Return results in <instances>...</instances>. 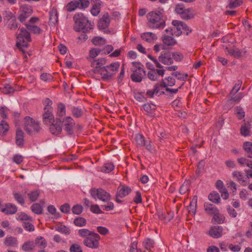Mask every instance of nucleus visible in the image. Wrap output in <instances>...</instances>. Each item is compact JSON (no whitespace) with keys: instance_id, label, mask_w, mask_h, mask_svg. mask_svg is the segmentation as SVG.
Returning a JSON list of instances; mask_svg holds the SVG:
<instances>
[{"instance_id":"nucleus-1","label":"nucleus","mask_w":252,"mask_h":252,"mask_svg":"<svg viewBox=\"0 0 252 252\" xmlns=\"http://www.w3.org/2000/svg\"><path fill=\"white\" fill-rule=\"evenodd\" d=\"M147 26L153 29H163L165 27L166 17L163 10H155L149 12L147 15Z\"/></svg>"},{"instance_id":"nucleus-2","label":"nucleus","mask_w":252,"mask_h":252,"mask_svg":"<svg viewBox=\"0 0 252 252\" xmlns=\"http://www.w3.org/2000/svg\"><path fill=\"white\" fill-rule=\"evenodd\" d=\"M74 21V29L77 32H87L93 29L94 25L89 21L88 18L82 13L75 14L73 16Z\"/></svg>"},{"instance_id":"nucleus-3","label":"nucleus","mask_w":252,"mask_h":252,"mask_svg":"<svg viewBox=\"0 0 252 252\" xmlns=\"http://www.w3.org/2000/svg\"><path fill=\"white\" fill-rule=\"evenodd\" d=\"M119 67V62H114L109 65H105L100 75L101 79L103 81H109L112 79L113 76L118 71Z\"/></svg>"},{"instance_id":"nucleus-4","label":"nucleus","mask_w":252,"mask_h":252,"mask_svg":"<svg viewBox=\"0 0 252 252\" xmlns=\"http://www.w3.org/2000/svg\"><path fill=\"white\" fill-rule=\"evenodd\" d=\"M25 130L30 135H33L38 133L40 127L38 122L30 117H26L24 119Z\"/></svg>"},{"instance_id":"nucleus-5","label":"nucleus","mask_w":252,"mask_h":252,"mask_svg":"<svg viewBox=\"0 0 252 252\" xmlns=\"http://www.w3.org/2000/svg\"><path fill=\"white\" fill-rule=\"evenodd\" d=\"M175 11L180 17L185 20H189L194 18L195 12L192 8L186 9L183 4H178L176 5Z\"/></svg>"},{"instance_id":"nucleus-6","label":"nucleus","mask_w":252,"mask_h":252,"mask_svg":"<svg viewBox=\"0 0 252 252\" xmlns=\"http://www.w3.org/2000/svg\"><path fill=\"white\" fill-rule=\"evenodd\" d=\"M90 192L92 197L95 199L98 198L103 202H108L111 199L110 193L101 188H92Z\"/></svg>"},{"instance_id":"nucleus-7","label":"nucleus","mask_w":252,"mask_h":252,"mask_svg":"<svg viewBox=\"0 0 252 252\" xmlns=\"http://www.w3.org/2000/svg\"><path fill=\"white\" fill-rule=\"evenodd\" d=\"M100 236L96 233H93L89 237H87L83 241V244L86 247L96 249L99 247Z\"/></svg>"},{"instance_id":"nucleus-8","label":"nucleus","mask_w":252,"mask_h":252,"mask_svg":"<svg viewBox=\"0 0 252 252\" xmlns=\"http://www.w3.org/2000/svg\"><path fill=\"white\" fill-rule=\"evenodd\" d=\"M90 61L93 67V72L94 74L100 75L106 64V60L105 58H100L97 60H90Z\"/></svg>"},{"instance_id":"nucleus-9","label":"nucleus","mask_w":252,"mask_h":252,"mask_svg":"<svg viewBox=\"0 0 252 252\" xmlns=\"http://www.w3.org/2000/svg\"><path fill=\"white\" fill-rule=\"evenodd\" d=\"M20 32L17 36V39L19 42H17L16 45L18 48H20L22 47H27L28 43L31 40V35L29 32L24 28L20 29Z\"/></svg>"},{"instance_id":"nucleus-10","label":"nucleus","mask_w":252,"mask_h":252,"mask_svg":"<svg viewBox=\"0 0 252 252\" xmlns=\"http://www.w3.org/2000/svg\"><path fill=\"white\" fill-rule=\"evenodd\" d=\"M20 10L21 13L18 19L21 22L23 23L32 14V9L31 6L27 4H24L20 7Z\"/></svg>"},{"instance_id":"nucleus-11","label":"nucleus","mask_w":252,"mask_h":252,"mask_svg":"<svg viewBox=\"0 0 252 252\" xmlns=\"http://www.w3.org/2000/svg\"><path fill=\"white\" fill-rule=\"evenodd\" d=\"M135 141L136 143L140 146H145L148 151L152 152L153 150V145L152 142L150 140H145L144 136L140 134H137L135 136Z\"/></svg>"},{"instance_id":"nucleus-12","label":"nucleus","mask_w":252,"mask_h":252,"mask_svg":"<svg viewBox=\"0 0 252 252\" xmlns=\"http://www.w3.org/2000/svg\"><path fill=\"white\" fill-rule=\"evenodd\" d=\"M62 123L64 130L68 134H71L73 133L75 126V122L73 119L71 117H66L63 119Z\"/></svg>"},{"instance_id":"nucleus-13","label":"nucleus","mask_w":252,"mask_h":252,"mask_svg":"<svg viewBox=\"0 0 252 252\" xmlns=\"http://www.w3.org/2000/svg\"><path fill=\"white\" fill-rule=\"evenodd\" d=\"M159 62L165 64L170 65L173 63V60L172 58V53L168 51H163L158 57Z\"/></svg>"},{"instance_id":"nucleus-14","label":"nucleus","mask_w":252,"mask_h":252,"mask_svg":"<svg viewBox=\"0 0 252 252\" xmlns=\"http://www.w3.org/2000/svg\"><path fill=\"white\" fill-rule=\"evenodd\" d=\"M223 228L221 226H212L209 231V234L214 238H218L222 235Z\"/></svg>"},{"instance_id":"nucleus-15","label":"nucleus","mask_w":252,"mask_h":252,"mask_svg":"<svg viewBox=\"0 0 252 252\" xmlns=\"http://www.w3.org/2000/svg\"><path fill=\"white\" fill-rule=\"evenodd\" d=\"M43 114V122L46 125H48L54 122V117L52 114L53 110L50 108L48 109L44 110Z\"/></svg>"},{"instance_id":"nucleus-16","label":"nucleus","mask_w":252,"mask_h":252,"mask_svg":"<svg viewBox=\"0 0 252 252\" xmlns=\"http://www.w3.org/2000/svg\"><path fill=\"white\" fill-rule=\"evenodd\" d=\"M61 121H58L56 120L54 121V123H52L50 126V131L52 134L56 135H58L60 134L62 131V128L61 125Z\"/></svg>"},{"instance_id":"nucleus-17","label":"nucleus","mask_w":252,"mask_h":252,"mask_svg":"<svg viewBox=\"0 0 252 252\" xmlns=\"http://www.w3.org/2000/svg\"><path fill=\"white\" fill-rule=\"evenodd\" d=\"M58 22V12L56 8L53 7L49 12V25L55 26Z\"/></svg>"},{"instance_id":"nucleus-18","label":"nucleus","mask_w":252,"mask_h":252,"mask_svg":"<svg viewBox=\"0 0 252 252\" xmlns=\"http://www.w3.org/2000/svg\"><path fill=\"white\" fill-rule=\"evenodd\" d=\"M1 211L6 214H14L17 211V207L14 204L7 203L5 204L4 208H1Z\"/></svg>"},{"instance_id":"nucleus-19","label":"nucleus","mask_w":252,"mask_h":252,"mask_svg":"<svg viewBox=\"0 0 252 252\" xmlns=\"http://www.w3.org/2000/svg\"><path fill=\"white\" fill-rule=\"evenodd\" d=\"M81 7V2L80 0H75L70 1L66 5V8L68 11L71 12L75 10L77 8L83 9Z\"/></svg>"},{"instance_id":"nucleus-20","label":"nucleus","mask_w":252,"mask_h":252,"mask_svg":"<svg viewBox=\"0 0 252 252\" xmlns=\"http://www.w3.org/2000/svg\"><path fill=\"white\" fill-rule=\"evenodd\" d=\"M110 22V19L108 14H105L99 20L98 22V27L102 29H105L108 27Z\"/></svg>"},{"instance_id":"nucleus-21","label":"nucleus","mask_w":252,"mask_h":252,"mask_svg":"<svg viewBox=\"0 0 252 252\" xmlns=\"http://www.w3.org/2000/svg\"><path fill=\"white\" fill-rule=\"evenodd\" d=\"M174 27L172 28H168L166 29L165 31L171 35H175L176 36H180L182 33L181 27H178L175 23H172Z\"/></svg>"},{"instance_id":"nucleus-22","label":"nucleus","mask_w":252,"mask_h":252,"mask_svg":"<svg viewBox=\"0 0 252 252\" xmlns=\"http://www.w3.org/2000/svg\"><path fill=\"white\" fill-rule=\"evenodd\" d=\"M204 207L206 212L210 215H213L219 211L215 206L210 203H205L204 204Z\"/></svg>"},{"instance_id":"nucleus-23","label":"nucleus","mask_w":252,"mask_h":252,"mask_svg":"<svg viewBox=\"0 0 252 252\" xmlns=\"http://www.w3.org/2000/svg\"><path fill=\"white\" fill-rule=\"evenodd\" d=\"M133 73L131 74V80L135 82H140L142 80L143 71H138L136 69H132Z\"/></svg>"},{"instance_id":"nucleus-24","label":"nucleus","mask_w":252,"mask_h":252,"mask_svg":"<svg viewBox=\"0 0 252 252\" xmlns=\"http://www.w3.org/2000/svg\"><path fill=\"white\" fill-rule=\"evenodd\" d=\"M228 54L236 58H240L242 56L241 51L236 47L225 48Z\"/></svg>"},{"instance_id":"nucleus-25","label":"nucleus","mask_w":252,"mask_h":252,"mask_svg":"<svg viewBox=\"0 0 252 252\" xmlns=\"http://www.w3.org/2000/svg\"><path fill=\"white\" fill-rule=\"evenodd\" d=\"M243 147L247 158L252 159V143L245 142L243 143Z\"/></svg>"},{"instance_id":"nucleus-26","label":"nucleus","mask_w":252,"mask_h":252,"mask_svg":"<svg viewBox=\"0 0 252 252\" xmlns=\"http://www.w3.org/2000/svg\"><path fill=\"white\" fill-rule=\"evenodd\" d=\"M16 143L19 146H22L24 144V132L20 129H17L16 130Z\"/></svg>"},{"instance_id":"nucleus-27","label":"nucleus","mask_w":252,"mask_h":252,"mask_svg":"<svg viewBox=\"0 0 252 252\" xmlns=\"http://www.w3.org/2000/svg\"><path fill=\"white\" fill-rule=\"evenodd\" d=\"M155 94H158V95L164 94V92H160V89H159L158 83H157L155 85L154 88L153 90H148L146 93V95L150 97H153Z\"/></svg>"},{"instance_id":"nucleus-28","label":"nucleus","mask_w":252,"mask_h":252,"mask_svg":"<svg viewBox=\"0 0 252 252\" xmlns=\"http://www.w3.org/2000/svg\"><path fill=\"white\" fill-rule=\"evenodd\" d=\"M162 42L167 46H174L177 43L176 40L171 35H163Z\"/></svg>"},{"instance_id":"nucleus-29","label":"nucleus","mask_w":252,"mask_h":252,"mask_svg":"<svg viewBox=\"0 0 252 252\" xmlns=\"http://www.w3.org/2000/svg\"><path fill=\"white\" fill-rule=\"evenodd\" d=\"M141 37L143 40L148 42H152L157 39L156 34L151 32L144 33Z\"/></svg>"},{"instance_id":"nucleus-30","label":"nucleus","mask_w":252,"mask_h":252,"mask_svg":"<svg viewBox=\"0 0 252 252\" xmlns=\"http://www.w3.org/2000/svg\"><path fill=\"white\" fill-rule=\"evenodd\" d=\"M237 162L241 166L246 165L247 167L252 169V159L241 157L237 159Z\"/></svg>"},{"instance_id":"nucleus-31","label":"nucleus","mask_w":252,"mask_h":252,"mask_svg":"<svg viewBox=\"0 0 252 252\" xmlns=\"http://www.w3.org/2000/svg\"><path fill=\"white\" fill-rule=\"evenodd\" d=\"M131 191V190L129 187H123L121 188H118L117 194H118V196H120V198H123L128 195Z\"/></svg>"},{"instance_id":"nucleus-32","label":"nucleus","mask_w":252,"mask_h":252,"mask_svg":"<svg viewBox=\"0 0 252 252\" xmlns=\"http://www.w3.org/2000/svg\"><path fill=\"white\" fill-rule=\"evenodd\" d=\"M233 178L236 179L237 181L240 183L243 186H246L247 183L243 179V173L240 171H235L232 173Z\"/></svg>"},{"instance_id":"nucleus-33","label":"nucleus","mask_w":252,"mask_h":252,"mask_svg":"<svg viewBox=\"0 0 252 252\" xmlns=\"http://www.w3.org/2000/svg\"><path fill=\"white\" fill-rule=\"evenodd\" d=\"M173 23L176 24L178 27H181L182 32H185L187 35L191 32L189 28L183 22L178 20H173Z\"/></svg>"},{"instance_id":"nucleus-34","label":"nucleus","mask_w":252,"mask_h":252,"mask_svg":"<svg viewBox=\"0 0 252 252\" xmlns=\"http://www.w3.org/2000/svg\"><path fill=\"white\" fill-rule=\"evenodd\" d=\"M4 244L6 246L15 247L17 245V240L16 238L12 236L6 237L4 240Z\"/></svg>"},{"instance_id":"nucleus-35","label":"nucleus","mask_w":252,"mask_h":252,"mask_svg":"<svg viewBox=\"0 0 252 252\" xmlns=\"http://www.w3.org/2000/svg\"><path fill=\"white\" fill-rule=\"evenodd\" d=\"M224 217L222 215L220 214L219 213V211H217V213H216L213 215L212 221L218 224H220L224 222Z\"/></svg>"},{"instance_id":"nucleus-36","label":"nucleus","mask_w":252,"mask_h":252,"mask_svg":"<svg viewBox=\"0 0 252 252\" xmlns=\"http://www.w3.org/2000/svg\"><path fill=\"white\" fill-rule=\"evenodd\" d=\"M65 106L63 103H59L58 104L57 115L60 117H62L65 115Z\"/></svg>"},{"instance_id":"nucleus-37","label":"nucleus","mask_w":252,"mask_h":252,"mask_svg":"<svg viewBox=\"0 0 252 252\" xmlns=\"http://www.w3.org/2000/svg\"><path fill=\"white\" fill-rule=\"evenodd\" d=\"M35 248V244L33 241H28L24 243L22 246V249L24 251H30Z\"/></svg>"},{"instance_id":"nucleus-38","label":"nucleus","mask_w":252,"mask_h":252,"mask_svg":"<svg viewBox=\"0 0 252 252\" xmlns=\"http://www.w3.org/2000/svg\"><path fill=\"white\" fill-rule=\"evenodd\" d=\"M208 198L211 201L217 204L219 203L220 200L219 194L216 192L210 193L208 196Z\"/></svg>"},{"instance_id":"nucleus-39","label":"nucleus","mask_w":252,"mask_h":252,"mask_svg":"<svg viewBox=\"0 0 252 252\" xmlns=\"http://www.w3.org/2000/svg\"><path fill=\"white\" fill-rule=\"evenodd\" d=\"M143 109L149 114H152L156 110V105L152 103H146L143 106Z\"/></svg>"},{"instance_id":"nucleus-40","label":"nucleus","mask_w":252,"mask_h":252,"mask_svg":"<svg viewBox=\"0 0 252 252\" xmlns=\"http://www.w3.org/2000/svg\"><path fill=\"white\" fill-rule=\"evenodd\" d=\"M34 244L37 245L40 249H44L47 246V242L42 237L36 238Z\"/></svg>"},{"instance_id":"nucleus-41","label":"nucleus","mask_w":252,"mask_h":252,"mask_svg":"<svg viewBox=\"0 0 252 252\" xmlns=\"http://www.w3.org/2000/svg\"><path fill=\"white\" fill-rule=\"evenodd\" d=\"M25 25L29 31L32 32L34 33L39 34L42 31L41 29L37 26L29 24H26Z\"/></svg>"},{"instance_id":"nucleus-42","label":"nucleus","mask_w":252,"mask_h":252,"mask_svg":"<svg viewBox=\"0 0 252 252\" xmlns=\"http://www.w3.org/2000/svg\"><path fill=\"white\" fill-rule=\"evenodd\" d=\"M71 112L72 115L75 118H80L83 114V110L78 107H73Z\"/></svg>"},{"instance_id":"nucleus-43","label":"nucleus","mask_w":252,"mask_h":252,"mask_svg":"<svg viewBox=\"0 0 252 252\" xmlns=\"http://www.w3.org/2000/svg\"><path fill=\"white\" fill-rule=\"evenodd\" d=\"M74 223L77 226L83 227L86 225L87 221L84 218L78 217L74 220Z\"/></svg>"},{"instance_id":"nucleus-44","label":"nucleus","mask_w":252,"mask_h":252,"mask_svg":"<svg viewBox=\"0 0 252 252\" xmlns=\"http://www.w3.org/2000/svg\"><path fill=\"white\" fill-rule=\"evenodd\" d=\"M39 195V191L38 190H35L28 193L29 198L31 202L35 201L38 198Z\"/></svg>"},{"instance_id":"nucleus-45","label":"nucleus","mask_w":252,"mask_h":252,"mask_svg":"<svg viewBox=\"0 0 252 252\" xmlns=\"http://www.w3.org/2000/svg\"><path fill=\"white\" fill-rule=\"evenodd\" d=\"M13 194L14 199L17 201V202L18 203L21 205H23L25 204V198L23 195L17 192H14Z\"/></svg>"},{"instance_id":"nucleus-46","label":"nucleus","mask_w":252,"mask_h":252,"mask_svg":"<svg viewBox=\"0 0 252 252\" xmlns=\"http://www.w3.org/2000/svg\"><path fill=\"white\" fill-rule=\"evenodd\" d=\"M55 228L57 231L65 234H69L70 233L69 228L64 225H57L56 226Z\"/></svg>"},{"instance_id":"nucleus-47","label":"nucleus","mask_w":252,"mask_h":252,"mask_svg":"<svg viewBox=\"0 0 252 252\" xmlns=\"http://www.w3.org/2000/svg\"><path fill=\"white\" fill-rule=\"evenodd\" d=\"M32 211L35 214H41L42 212V208L38 203H34L31 207Z\"/></svg>"},{"instance_id":"nucleus-48","label":"nucleus","mask_w":252,"mask_h":252,"mask_svg":"<svg viewBox=\"0 0 252 252\" xmlns=\"http://www.w3.org/2000/svg\"><path fill=\"white\" fill-rule=\"evenodd\" d=\"M8 130L9 126L7 123L4 120H2L0 123V132L5 134Z\"/></svg>"},{"instance_id":"nucleus-49","label":"nucleus","mask_w":252,"mask_h":252,"mask_svg":"<svg viewBox=\"0 0 252 252\" xmlns=\"http://www.w3.org/2000/svg\"><path fill=\"white\" fill-rule=\"evenodd\" d=\"M100 5L99 2H96L93 5L91 12L94 16L97 15L100 12Z\"/></svg>"},{"instance_id":"nucleus-50","label":"nucleus","mask_w":252,"mask_h":252,"mask_svg":"<svg viewBox=\"0 0 252 252\" xmlns=\"http://www.w3.org/2000/svg\"><path fill=\"white\" fill-rule=\"evenodd\" d=\"M94 232L91 231L88 229H81L78 230V234L80 236L84 238L89 237Z\"/></svg>"},{"instance_id":"nucleus-51","label":"nucleus","mask_w":252,"mask_h":252,"mask_svg":"<svg viewBox=\"0 0 252 252\" xmlns=\"http://www.w3.org/2000/svg\"><path fill=\"white\" fill-rule=\"evenodd\" d=\"M114 168V165L112 163H106L101 168V171L105 173H109L112 171Z\"/></svg>"},{"instance_id":"nucleus-52","label":"nucleus","mask_w":252,"mask_h":252,"mask_svg":"<svg viewBox=\"0 0 252 252\" xmlns=\"http://www.w3.org/2000/svg\"><path fill=\"white\" fill-rule=\"evenodd\" d=\"M92 42L95 45H102L106 43V40L100 37H95L92 39Z\"/></svg>"},{"instance_id":"nucleus-53","label":"nucleus","mask_w":252,"mask_h":252,"mask_svg":"<svg viewBox=\"0 0 252 252\" xmlns=\"http://www.w3.org/2000/svg\"><path fill=\"white\" fill-rule=\"evenodd\" d=\"M133 67L132 69H136L138 71H143V73L145 74V71L143 69V65L140 62H134L132 63Z\"/></svg>"},{"instance_id":"nucleus-54","label":"nucleus","mask_w":252,"mask_h":252,"mask_svg":"<svg viewBox=\"0 0 252 252\" xmlns=\"http://www.w3.org/2000/svg\"><path fill=\"white\" fill-rule=\"evenodd\" d=\"M251 128V125L247 126L246 124L242 126L240 130L242 135L246 136L250 134V129Z\"/></svg>"},{"instance_id":"nucleus-55","label":"nucleus","mask_w":252,"mask_h":252,"mask_svg":"<svg viewBox=\"0 0 252 252\" xmlns=\"http://www.w3.org/2000/svg\"><path fill=\"white\" fill-rule=\"evenodd\" d=\"M241 85L242 82L240 81H238V82L236 83L234 86L233 87L231 92L229 94V95H234L235 94H236L240 90Z\"/></svg>"},{"instance_id":"nucleus-56","label":"nucleus","mask_w":252,"mask_h":252,"mask_svg":"<svg viewBox=\"0 0 252 252\" xmlns=\"http://www.w3.org/2000/svg\"><path fill=\"white\" fill-rule=\"evenodd\" d=\"M154 241L149 238L145 239L143 242V245L147 250H150L151 248H153L154 247Z\"/></svg>"},{"instance_id":"nucleus-57","label":"nucleus","mask_w":252,"mask_h":252,"mask_svg":"<svg viewBox=\"0 0 252 252\" xmlns=\"http://www.w3.org/2000/svg\"><path fill=\"white\" fill-rule=\"evenodd\" d=\"M172 75L176 76L178 79L183 81L186 80L188 77V75L187 74H184L179 72H173Z\"/></svg>"},{"instance_id":"nucleus-58","label":"nucleus","mask_w":252,"mask_h":252,"mask_svg":"<svg viewBox=\"0 0 252 252\" xmlns=\"http://www.w3.org/2000/svg\"><path fill=\"white\" fill-rule=\"evenodd\" d=\"M72 211L74 214L80 215L83 211V207L80 205L77 204L72 207Z\"/></svg>"},{"instance_id":"nucleus-59","label":"nucleus","mask_w":252,"mask_h":252,"mask_svg":"<svg viewBox=\"0 0 252 252\" xmlns=\"http://www.w3.org/2000/svg\"><path fill=\"white\" fill-rule=\"evenodd\" d=\"M101 50L99 49L94 48L90 51V57L92 59L97 56L100 53Z\"/></svg>"},{"instance_id":"nucleus-60","label":"nucleus","mask_w":252,"mask_h":252,"mask_svg":"<svg viewBox=\"0 0 252 252\" xmlns=\"http://www.w3.org/2000/svg\"><path fill=\"white\" fill-rule=\"evenodd\" d=\"M242 2V0H235L234 1H231L229 4L228 7L230 8H234L240 6Z\"/></svg>"},{"instance_id":"nucleus-61","label":"nucleus","mask_w":252,"mask_h":252,"mask_svg":"<svg viewBox=\"0 0 252 252\" xmlns=\"http://www.w3.org/2000/svg\"><path fill=\"white\" fill-rule=\"evenodd\" d=\"M1 92L5 94L12 93L14 91V90L9 85L7 84L3 87L1 88Z\"/></svg>"},{"instance_id":"nucleus-62","label":"nucleus","mask_w":252,"mask_h":252,"mask_svg":"<svg viewBox=\"0 0 252 252\" xmlns=\"http://www.w3.org/2000/svg\"><path fill=\"white\" fill-rule=\"evenodd\" d=\"M22 225L24 229L29 231H33L34 230L33 225L29 222H24Z\"/></svg>"},{"instance_id":"nucleus-63","label":"nucleus","mask_w":252,"mask_h":252,"mask_svg":"<svg viewBox=\"0 0 252 252\" xmlns=\"http://www.w3.org/2000/svg\"><path fill=\"white\" fill-rule=\"evenodd\" d=\"M148 77L150 80L153 81H155L158 79V75H157L156 71L155 69H152L148 72Z\"/></svg>"},{"instance_id":"nucleus-64","label":"nucleus","mask_w":252,"mask_h":252,"mask_svg":"<svg viewBox=\"0 0 252 252\" xmlns=\"http://www.w3.org/2000/svg\"><path fill=\"white\" fill-rule=\"evenodd\" d=\"M8 28L11 30H15L18 28V24L15 19H12L8 25Z\"/></svg>"}]
</instances>
